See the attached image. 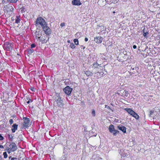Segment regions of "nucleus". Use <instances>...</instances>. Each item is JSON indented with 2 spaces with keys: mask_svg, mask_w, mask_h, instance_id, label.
Masks as SVG:
<instances>
[{
  "mask_svg": "<svg viewBox=\"0 0 160 160\" xmlns=\"http://www.w3.org/2000/svg\"><path fill=\"white\" fill-rule=\"evenodd\" d=\"M135 112H133L132 113V114L131 115L132 116H133L135 114Z\"/></svg>",
  "mask_w": 160,
  "mask_h": 160,
  "instance_id": "obj_42",
  "label": "nucleus"
},
{
  "mask_svg": "<svg viewBox=\"0 0 160 160\" xmlns=\"http://www.w3.org/2000/svg\"><path fill=\"white\" fill-rule=\"evenodd\" d=\"M3 155L4 158H6L8 157V155L6 152H4L3 153Z\"/></svg>",
  "mask_w": 160,
  "mask_h": 160,
  "instance_id": "obj_29",
  "label": "nucleus"
},
{
  "mask_svg": "<svg viewBox=\"0 0 160 160\" xmlns=\"http://www.w3.org/2000/svg\"><path fill=\"white\" fill-rule=\"evenodd\" d=\"M31 90L32 91H34V88H32L31 89Z\"/></svg>",
  "mask_w": 160,
  "mask_h": 160,
  "instance_id": "obj_40",
  "label": "nucleus"
},
{
  "mask_svg": "<svg viewBox=\"0 0 160 160\" xmlns=\"http://www.w3.org/2000/svg\"><path fill=\"white\" fill-rule=\"evenodd\" d=\"M93 67L94 68V69L99 68V67H100V65L95 63L93 64Z\"/></svg>",
  "mask_w": 160,
  "mask_h": 160,
  "instance_id": "obj_20",
  "label": "nucleus"
},
{
  "mask_svg": "<svg viewBox=\"0 0 160 160\" xmlns=\"http://www.w3.org/2000/svg\"><path fill=\"white\" fill-rule=\"evenodd\" d=\"M8 151V152L9 153H10L11 152H12V151H9V150L8 151H8Z\"/></svg>",
  "mask_w": 160,
  "mask_h": 160,
  "instance_id": "obj_44",
  "label": "nucleus"
},
{
  "mask_svg": "<svg viewBox=\"0 0 160 160\" xmlns=\"http://www.w3.org/2000/svg\"><path fill=\"white\" fill-rule=\"evenodd\" d=\"M7 137L9 141H12L13 139V136L12 135L8 134L7 135Z\"/></svg>",
  "mask_w": 160,
  "mask_h": 160,
  "instance_id": "obj_21",
  "label": "nucleus"
},
{
  "mask_svg": "<svg viewBox=\"0 0 160 160\" xmlns=\"http://www.w3.org/2000/svg\"><path fill=\"white\" fill-rule=\"evenodd\" d=\"M11 158V156H10V157H9V158Z\"/></svg>",
  "mask_w": 160,
  "mask_h": 160,
  "instance_id": "obj_49",
  "label": "nucleus"
},
{
  "mask_svg": "<svg viewBox=\"0 0 160 160\" xmlns=\"http://www.w3.org/2000/svg\"><path fill=\"white\" fill-rule=\"evenodd\" d=\"M96 77L97 78H99L102 77L103 75L104 74V72H98L97 73H96Z\"/></svg>",
  "mask_w": 160,
  "mask_h": 160,
  "instance_id": "obj_14",
  "label": "nucleus"
},
{
  "mask_svg": "<svg viewBox=\"0 0 160 160\" xmlns=\"http://www.w3.org/2000/svg\"><path fill=\"white\" fill-rule=\"evenodd\" d=\"M24 122H23V126L24 127H28L30 126V120L29 118H24Z\"/></svg>",
  "mask_w": 160,
  "mask_h": 160,
  "instance_id": "obj_8",
  "label": "nucleus"
},
{
  "mask_svg": "<svg viewBox=\"0 0 160 160\" xmlns=\"http://www.w3.org/2000/svg\"><path fill=\"white\" fill-rule=\"evenodd\" d=\"M3 137L0 134V140H2L3 139Z\"/></svg>",
  "mask_w": 160,
  "mask_h": 160,
  "instance_id": "obj_35",
  "label": "nucleus"
},
{
  "mask_svg": "<svg viewBox=\"0 0 160 160\" xmlns=\"http://www.w3.org/2000/svg\"><path fill=\"white\" fill-rule=\"evenodd\" d=\"M133 117L137 119H138L139 117V116L136 113H135V114L134 115Z\"/></svg>",
  "mask_w": 160,
  "mask_h": 160,
  "instance_id": "obj_26",
  "label": "nucleus"
},
{
  "mask_svg": "<svg viewBox=\"0 0 160 160\" xmlns=\"http://www.w3.org/2000/svg\"><path fill=\"white\" fill-rule=\"evenodd\" d=\"M81 47H82L83 48H82L83 49H84L85 48V47H83V46H81Z\"/></svg>",
  "mask_w": 160,
  "mask_h": 160,
  "instance_id": "obj_46",
  "label": "nucleus"
},
{
  "mask_svg": "<svg viewBox=\"0 0 160 160\" xmlns=\"http://www.w3.org/2000/svg\"><path fill=\"white\" fill-rule=\"evenodd\" d=\"M9 123H10V124L11 125L13 123V121L12 119H10L9 120Z\"/></svg>",
  "mask_w": 160,
  "mask_h": 160,
  "instance_id": "obj_31",
  "label": "nucleus"
},
{
  "mask_svg": "<svg viewBox=\"0 0 160 160\" xmlns=\"http://www.w3.org/2000/svg\"><path fill=\"white\" fill-rule=\"evenodd\" d=\"M55 104L58 107L62 108L64 106L63 101L61 99L59 94H58L55 98Z\"/></svg>",
  "mask_w": 160,
  "mask_h": 160,
  "instance_id": "obj_2",
  "label": "nucleus"
},
{
  "mask_svg": "<svg viewBox=\"0 0 160 160\" xmlns=\"http://www.w3.org/2000/svg\"><path fill=\"white\" fill-rule=\"evenodd\" d=\"M154 112V111H150V113L149 114V116L150 117H152L151 115L153 114Z\"/></svg>",
  "mask_w": 160,
  "mask_h": 160,
  "instance_id": "obj_32",
  "label": "nucleus"
},
{
  "mask_svg": "<svg viewBox=\"0 0 160 160\" xmlns=\"http://www.w3.org/2000/svg\"><path fill=\"white\" fill-rule=\"evenodd\" d=\"M34 51V50L32 48H30L28 50V53L29 54H31Z\"/></svg>",
  "mask_w": 160,
  "mask_h": 160,
  "instance_id": "obj_23",
  "label": "nucleus"
},
{
  "mask_svg": "<svg viewBox=\"0 0 160 160\" xmlns=\"http://www.w3.org/2000/svg\"><path fill=\"white\" fill-rule=\"evenodd\" d=\"M0 148H3L4 147H3V146L0 145Z\"/></svg>",
  "mask_w": 160,
  "mask_h": 160,
  "instance_id": "obj_41",
  "label": "nucleus"
},
{
  "mask_svg": "<svg viewBox=\"0 0 160 160\" xmlns=\"http://www.w3.org/2000/svg\"><path fill=\"white\" fill-rule=\"evenodd\" d=\"M128 91H126L125 92V96L127 97L128 96Z\"/></svg>",
  "mask_w": 160,
  "mask_h": 160,
  "instance_id": "obj_37",
  "label": "nucleus"
},
{
  "mask_svg": "<svg viewBox=\"0 0 160 160\" xmlns=\"http://www.w3.org/2000/svg\"><path fill=\"white\" fill-rule=\"evenodd\" d=\"M92 116H95V111L93 110L92 111Z\"/></svg>",
  "mask_w": 160,
  "mask_h": 160,
  "instance_id": "obj_30",
  "label": "nucleus"
},
{
  "mask_svg": "<svg viewBox=\"0 0 160 160\" xmlns=\"http://www.w3.org/2000/svg\"><path fill=\"white\" fill-rule=\"evenodd\" d=\"M45 26L42 28V30L47 35L49 36L51 33V29L47 26V24Z\"/></svg>",
  "mask_w": 160,
  "mask_h": 160,
  "instance_id": "obj_5",
  "label": "nucleus"
},
{
  "mask_svg": "<svg viewBox=\"0 0 160 160\" xmlns=\"http://www.w3.org/2000/svg\"><path fill=\"white\" fill-rule=\"evenodd\" d=\"M32 102V101L31 99H29V100L27 102V103L28 104H29L30 103V102Z\"/></svg>",
  "mask_w": 160,
  "mask_h": 160,
  "instance_id": "obj_36",
  "label": "nucleus"
},
{
  "mask_svg": "<svg viewBox=\"0 0 160 160\" xmlns=\"http://www.w3.org/2000/svg\"><path fill=\"white\" fill-rule=\"evenodd\" d=\"M13 46V43L7 42L4 43L3 48L5 50L10 51L12 49Z\"/></svg>",
  "mask_w": 160,
  "mask_h": 160,
  "instance_id": "obj_3",
  "label": "nucleus"
},
{
  "mask_svg": "<svg viewBox=\"0 0 160 160\" xmlns=\"http://www.w3.org/2000/svg\"><path fill=\"white\" fill-rule=\"evenodd\" d=\"M47 37L45 36H42L39 39L40 42H42V43H45L47 42L49 40V38L48 37V40H46Z\"/></svg>",
  "mask_w": 160,
  "mask_h": 160,
  "instance_id": "obj_10",
  "label": "nucleus"
},
{
  "mask_svg": "<svg viewBox=\"0 0 160 160\" xmlns=\"http://www.w3.org/2000/svg\"><path fill=\"white\" fill-rule=\"evenodd\" d=\"M35 25L37 26L40 25L42 28L45 26L47 24L45 20L42 17H39L37 18L35 22Z\"/></svg>",
  "mask_w": 160,
  "mask_h": 160,
  "instance_id": "obj_1",
  "label": "nucleus"
},
{
  "mask_svg": "<svg viewBox=\"0 0 160 160\" xmlns=\"http://www.w3.org/2000/svg\"><path fill=\"white\" fill-rule=\"evenodd\" d=\"M65 25V23L64 22L60 24V26L62 27H63Z\"/></svg>",
  "mask_w": 160,
  "mask_h": 160,
  "instance_id": "obj_34",
  "label": "nucleus"
},
{
  "mask_svg": "<svg viewBox=\"0 0 160 160\" xmlns=\"http://www.w3.org/2000/svg\"><path fill=\"white\" fill-rule=\"evenodd\" d=\"M138 70V68L135 67L134 68L131 67L130 71L133 73H136Z\"/></svg>",
  "mask_w": 160,
  "mask_h": 160,
  "instance_id": "obj_17",
  "label": "nucleus"
},
{
  "mask_svg": "<svg viewBox=\"0 0 160 160\" xmlns=\"http://www.w3.org/2000/svg\"><path fill=\"white\" fill-rule=\"evenodd\" d=\"M73 5L79 6L81 4L80 0H73L72 2Z\"/></svg>",
  "mask_w": 160,
  "mask_h": 160,
  "instance_id": "obj_12",
  "label": "nucleus"
},
{
  "mask_svg": "<svg viewBox=\"0 0 160 160\" xmlns=\"http://www.w3.org/2000/svg\"><path fill=\"white\" fill-rule=\"evenodd\" d=\"M35 36L36 38L38 39L39 40L42 36V32L41 30H37L35 33Z\"/></svg>",
  "mask_w": 160,
  "mask_h": 160,
  "instance_id": "obj_9",
  "label": "nucleus"
},
{
  "mask_svg": "<svg viewBox=\"0 0 160 160\" xmlns=\"http://www.w3.org/2000/svg\"><path fill=\"white\" fill-rule=\"evenodd\" d=\"M20 16H16L15 19V23H18L20 22Z\"/></svg>",
  "mask_w": 160,
  "mask_h": 160,
  "instance_id": "obj_19",
  "label": "nucleus"
},
{
  "mask_svg": "<svg viewBox=\"0 0 160 160\" xmlns=\"http://www.w3.org/2000/svg\"><path fill=\"white\" fill-rule=\"evenodd\" d=\"M84 40L85 42H87L88 40V39L87 38H85Z\"/></svg>",
  "mask_w": 160,
  "mask_h": 160,
  "instance_id": "obj_38",
  "label": "nucleus"
},
{
  "mask_svg": "<svg viewBox=\"0 0 160 160\" xmlns=\"http://www.w3.org/2000/svg\"><path fill=\"white\" fill-rule=\"evenodd\" d=\"M118 129L122 131L123 133L126 132V128L123 126L119 125L117 127Z\"/></svg>",
  "mask_w": 160,
  "mask_h": 160,
  "instance_id": "obj_11",
  "label": "nucleus"
},
{
  "mask_svg": "<svg viewBox=\"0 0 160 160\" xmlns=\"http://www.w3.org/2000/svg\"><path fill=\"white\" fill-rule=\"evenodd\" d=\"M112 13H115V11H113V12H112Z\"/></svg>",
  "mask_w": 160,
  "mask_h": 160,
  "instance_id": "obj_48",
  "label": "nucleus"
},
{
  "mask_svg": "<svg viewBox=\"0 0 160 160\" xmlns=\"http://www.w3.org/2000/svg\"><path fill=\"white\" fill-rule=\"evenodd\" d=\"M13 128L12 129V132H15L16 130L17 129L18 125L15 124H13L12 126Z\"/></svg>",
  "mask_w": 160,
  "mask_h": 160,
  "instance_id": "obj_16",
  "label": "nucleus"
},
{
  "mask_svg": "<svg viewBox=\"0 0 160 160\" xmlns=\"http://www.w3.org/2000/svg\"><path fill=\"white\" fill-rule=\"evenodd\" d=\"M13 9L12 7L10 9V10L12 11V10H13Z\"/></svg>",
  "mask_w": 160,
  "mask_h": 160,
  "instance_id": "obj_45",
  "label": "nucleus"
},
{
  "mask_svg": "<svg viewBox=\"0 0 160 160\" xmlns=\"http://www.w3.org/2000/svg\"><path fill=\"white\" fill-rule=\"evenodd\" d=\"M20 10L21 11V12L22 13L25 12L26 11L25 8L24 7H22L20 8Z\"/></svg>",
  "mask_w": 160,
  "mask_h": 160,
  "instance_id": "obj_24",
  "label": "nucleus"
},
{
  "mask_svg": "<svg viewBox=\"0 0 160 160\" xmlns=\"http://www.w3.org/2000/svg\"><path fill=\"white\" fill-rule=\"evenodd\" d=\"M72 90V89L68 86L66 87L63 89V91L65 93L68 95H70Z\"/></svg>",
  "mask_w": 160,
  "mask_h": 160,
  "instance_id": "obj_7",
  "label": "nucleus"
},
{
  "mask_svg": "<svg viewBox=\"0 0 160 160\" xmlns=\"http://www.w3.org/2000/svg\"><path fill=\"white\" fill-rule=\"evenodd\" d=\"M9 147V148L8 149V150L12 151V152H14L16 151L17 149V146L15 142H12L10 144Z\"/></svg>",
  "mask_w": 160,
  "mask_h": 160,
  "instance_id": "obj_6",
  "label": "nucleus"
},
{
  "mask_svg": "<svg viewBox=\"0 0 160 160\" xmlns=\"http://www.w3.org/2000/svg\"><path fill=\"white\" fill-rule=\"evenodd\" d=\"M36 47V45L35 44L33 43V44H31V48H35V47Z\"/></svg>",
  "mask_w": 160,
  "mask_h": 160,
  "instance_id": "obj_33",
  "label": "nucleus"
},
{
  "mask_svg": "<svg viewBox=\"0 0 160 160\" xmlns=\"http://www.w3.org/2000/svg\"><path fill=\"white\" fill-rule=\"evenodd\" d=\"M18 0H8V1L10 3H16Z\"/></svg>",
  "mask_w": 160,
  "mask_h": 160,
  "instance_id": "obj_25",
  "label": "nucleus"
},
{
  "mask_svg": "<svg viewBox=\"0 0 160 160\" xmlns=\"http://www.w3.org/2000/svg\"><path fill=\"white\" fill-rule=\"evenodd\" d=\"M102 38L101 37H96L94 39V41L96 42L97 43H101L102 41Z\"/></svg>",
  "mask_w": 160,
  "mask_h": 160,
  "instance_id": "obj_13",
  "label": "nucleus"
},
{
  "mask_svg": "<svg viewBox=\"0 0 160 160\" xmlns=\"http://www.w3.org/2000/svg\"><path fill=\"white\" fill-rule=\"evenodd\" d=\"M16 159V158H11V160H13L14 159Z\"/></svg>",
  "mask_w": 160,
  "mask_h": 160,
  "instance_id": "obj_43",
  "label": "nucleus"
},
{
  "mask_svg": "<svg viewBox=\"0 0 160 160\" xmlns=\"http://www.w3.org/2000/svg\"><path fill=\"white\" fill-rule=\"evenodd\" d=\"M84 73L88 77H89V76H92L93 74L92 73V72H91L89 71H84Z\"/></svg>",
  "mask_w": 160,
  "mask_h": 160,
  "instance_id": "obj_15",
  "label": "nucleus"
},
{
  "mask_svg": "<svg viewBox=\"0 0 160 160\" xmlns=\"http://www.w3.org/2000/svg\"><path fill=\"white\" fill-rule=\"evenodd\" d=\"M78 34V33H76L75 35H77Z\"/></svg>",
  "mask_w": 160,
  "mask_h": 160,
  "instance_id": "obj_50",
  "label": "nucleus"
},
{
  "mask_svg": "<svg viewBox=\"0 0 160 160\" xmlns=\"http://www.w3.org/2000/svg\"><path fill=\"white\" fill-rule=\"evenodd\" d=\"M75 44L76 45L78 44V41L77 39H75L73 40Z\"/></svg>",
  "mask_w": 160,
  "mask_h": 160,
  "instance_id": "obj_28",
  "label": "nucleus"
},
{
  "mask_svg": "<svg viewBox=\"0 0 160 160\" xmlns=\"http://www.w3.org/2000/svg\"><path fill=\"white\" fill-rule=\"evenodd\" d=\"M133 48L134 49H136L137 48V46L135 45H134L133 46Z\"/></svg>",
  "mask_w": 160,
  "mask_h": 160,
  "instance_id": "obj_39",
  "label": "nucleus"
},
{
  "mask_svg": "<svg viewBox=\"0 0 160 160\" xmlns=\"http://www.w3.org/2000/svg\"><path fill=\"white\" fill-rule=\"evenodd\" d=\"M125 110L127 111L128 112V113L131 115L133 112V111L132 110L131 108H125Z\"/></svg>",
  "mask_w": 160,
  "mask_h": 160,
  "instance_id": "obj_18",
  "label": "nucleus"
},
{
  "mask_svg": "<svg viewBox=\"0 0 160 160\" xmlns=\"http://www.w3.org/2000/svg\"><path fill=\"white\" fill-rule=\"evenodd\" d=\"M149 34L148 32H145V29H144L143 30V36L145 37H147V35Z\"/></svg>",
  "mask_w": 160,
  "mask_h": 160,
  "instance_id": "obj_22",
  "label": "nucleus"
},
{
  "mask_svg": "<svg viewBox=\"0 0 160 160\" xmlns=\"http://www.w3.org/2000/svg\"><path fill=\"white\" fill-rule=\"evenodd\" d=\"M70 47L72 49H74L75 48V44L73 43H70Z\"/></svg>",
  "mask_w": 160,
  "mask_h": 160,
  "instance_id": "obj_27",
  "label": "nucleus"
},
{
  "mask_svg": "<svg viewBox=\"0 0 160 160\" xmlns=\"http://www.w3.org/2000/svg\"><path fill=\"white\" fill-rule=\"evenodd\" d=\"M109 132L112 133L114 136H116L118 133L119 132V131L115 129L114 126L112 124H111L109 127L108 128Z\"/></svg>",
  "mask_w": 160,
  "mask_h": 160,
  "instance_id": "obj_4",
  "label": "nucleus"
},
{
  "mask_svg": "<svg viewBox=\"0 0 160 160\" xmlns=\"http://www.w3.org/2000/svg\"><path fill=\"white\" fill-rule=\"evenodd\" d=\"M67 42L68 43H70V40H68Z\"/></svg>",
  "mask_w": 160,
  "mask_h": 160,
  "instance_id": "obj_47",
  "label": "nucleus"
}]
</instances>
